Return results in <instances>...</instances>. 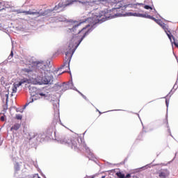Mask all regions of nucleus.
I'll return each instance as SVG.
<instances>
[{
  "label": "nucleus",
  "mask_w": 178,
  "mask_h": 178,
  "mask_svg": "<svg viewBox=\"0 0 178 178\" xmlns=\"http://www.w3.org/2000/svg\"><path fill=\"white\" fill-rule=\"evenodd\" d=\"M53 10H46L44 13L38 12L37 10L33 9L29 10V11H21L20 10H17V13H24L25 15H35L38 17H41V16H47L48 15V13L52 12Z\"/></svg>",
  "instance_id": "5"
},
{
  "label": "nucleus",
  "mask_w": 178,
  "mask_h": 178,
  "mask_svg": "<svg viewBox=\"0 0 178 178\" xmlns=\"http://www.w3.org/2000/svg\"><path fill=\"white\" fill-rule=\"evenodd\" d=\"M23 83H24V81H20L18 83H14V85L17 88L18 87H20V86H22V84H23Z\"/></svg>",
  "instance_id": "16"
},
{
  "label": "nucleus",
  "mask_w": 178,
  "mask_h": 178,
  "mask_svg": "<svg viewBox=\"0 0 178 178\" xmlns=\"http://www.w3.org/2000/svg\"><path fill=\"white\" fill-rule=\"evenodd\" d=\"M136 16H138L139 17H147V19H152V16L151 15H146L144 14H136Z\"/></svg>",
  "instance_id": "12"
},
{
  "label": "nucleus",
  "mask_w": 178,
  "mask_h": 178,
  "mask_svg": "<svg viewBox=\"0 0 178 178\" xmlns=\"http://www.w3.org/2000/svg\"><path fill=\"white\" fill-rule=\"evenodd\" d=\"M122 15H123V14H122V13H117L115 15V16H122Z\"/></svg>",
  "instance_id": "25"
},
{
  "label": "nucleus",
  "mask_w": 178,
  "mask_h": 178,
  "mask_svg": "<svg viewBox=\"0 0 178 178\" xmlns=\"http://www.w3.org/2000/svg\"><path fill=\"white\" fill-rule=\"evenodd\" d=\"M38 95H40V97H46L45 94L44 93H38Z\"/></svg>",
  "instance_id": "22"
},
{
  "label": "nucleus",
  "mask_w": 178,
  "mask_h": 178,
  "mask_svg": "<svg viewBox=\"0 0 178 178\" xmlns=\"http://www.w3.org/2000/svg\"><path fill=\"white\" fill-rule=\"evenodd\" d=\"M161 29L164 30L165 33L167 34L168 38L170 40L172 44H174L177 48H178V43L176 42V40L170 33V29H169V26L165 23H163L161 26Z\"/></svg>",
  "instance_id": "6"
},
{
  "label": "nucleus",
  "mask_w": 178,
  "mask_h": 178,
  "mask_svg": "<svg viewBox=\"0 0 178 178\" xmlns=\"http://www.w3.org/2000/svg\"><path fill=\"white\" fill-rule=\"evenodd\" d=\"M157 24H159V26H161L163 24V22H162V20L161 19H157L156 22Z\"/></svg>",
  "instance_id": "17"
},
{
  "label": "nucleus",
  "mask_w": 178,
  "mask_h": 178,
  "mask_svg": "<svg viewBox=\"0 0 178 178\" xmlns=\"http://www.w3.org/2000/svg\"><path fill=\"white\" fill-rule=\"evenodd\" d=\"M60 143L61 144H67V145L71 147L72 149H74V151H81V149H83V143H80L77 138L67 139L63 137L60 139Z\"/></svg>",
  "instance_id": "3"
},
{
  "label": "nucleus",
  "mask_w": 178,
  "mask_h": 178,
  "mask_svg": "<svg viewBox=\"0 0 178 178\" xmlns=\"http://www.w3.org/2000/svg\"><path fill=\"white\" fill-rule=\"evenodd\" d=\"M115 175L118 178H126V175H124L122 172H118Z\"/></svg>",
  "instance_id": "13"
},
{
  "label": "nucleus",
  "mask_w": 178,
  "mask_h": 178,
  "mask_svg": "<svg viewBox=\"0 0 178 178\" xmlns=\"http://www.w3.org/2000/svg\"><path fill=\"white\" fill-rule=\"evenodd\" d=\"M105 177H106L105 175H104V176L102 177V178H105Z\"/></svg>",
  "instance_id": "30"
},
{
  "label": "nucleus",
  "mask_w": 178,
  "mask_h": 178,
  "mask_svg": "<svg viewBox=\"0 0 178 178\" xmlns=\"http://www.w3.org/2000/svg\"><path fill=\"white\" fill-rule=\"evenodd\" d=\"M86 0H67L65 3L60 2L57 6H56L53 10H57V12H60V10H63L66 6H69L70 5H73L74 2H84Z\"/></svg>",
  "instance_id": "4"
},
{
  "label": "nucleus",
  "mask_w": 178,
  "mask_h": 178,
  "mask_svg": "<svg viewBox=\"0 0 178 178\" xmlns=\"http://www.w3.org/2000/svg\"><path fill=\"white\" fill-rule=\"evenodd\" d=\"M63 87L64 88V91H66V90H69L70 88L69 84H64L63 85Z\"/></svg>",
  "instance_id": "15"
},
{
  "label": "nucleus",
  "mask_w": 178,
  "mask_h": 178,
  "mask_svg": "<svg viewBox=\"0 0 178 178\" xmlns=\"http://www.w3.org/2000/svg\"><path fill=\"white\" fill-rule=\"evenodd\" d=\"M99 19H101V15H95L92 17L87 18L86 22L90 23L89 24L86 25V26L81 29V24L84 22H80L77 24L76 21L70 20L67 22L68 26H72V31L74 33V31L78 30L79 34H81V38H79L77 35H74L70 40V44L68 46V51L65 53V59H67L63 65H61L60 69H63V73H66L70 70V60H72V56L74 54L76 49H77L78 47L81 43V41L86 38V35L91 32V29H88V27L91 26H94V24H97L98 22H99Z\"/></svg>",
  "instance_id": "1"
},
{
  "label": "nucleus",
  "mask_w": 178,
  "mask_h": 178,
  "mask_svg": "<svg viewBox=\"0 0 178 178\" xmlns=\"http://www.w3.org/2000/svg\"><path fill=\"white\" fill-rule=\"evenodd\" d=\"M131 175L130 174H127L126 176H125V178H131Z\"/></svg>",
  "instance_id": "24"
},
{
  "label": "nucleus",
  "mask_w": 178,
  "mask_h": 178,
  "mask_svg": "<svg viewBox=\"0 0 178 178\" xmlns=\"http://www.w3.org/2000/svg\"><path fill=\"white\" fill-rule=\"evenodd\" d=\"M17 92V88L15 86V83H13V86L12 87V93L15 94Z\"/></svg>",
  "instance_id": "14"
},
{
  "label": "nucleus",
  "mask_w": 178,
  "mask_h": 178,
  "mask_svg": "<svg viewBox=\"0 0 178 178\" xmlns=\"http://www.w3.org/2000/svg\"><path fill=\"white\" fill-rule=\"evenodd\" d=\"M33 102V100H32V102Z\"/></svg>",
  "instance_id": "34"
},
{
  "label": "nucleus",
  "mask_w": 178,
  "mask_h": 178,
  "mask_svg": "<svg viewBox=\"0 0 178 178\" xmlns=\"http://www.w3.org/2000/svg\"><path fill=\"white\" fill-rule=\"evenodd\" d=\"M151 20H154V22H155L156 23L158 19L154 17H152V19Z\"/></svg>",
  "instance_id": "23"
},
{
  "label": "nucleus",
  "mask_w": 178,
  "mask_h": 178,
  "mask_svg": "<svg viewBox=\"0 0 178 178\" xmlns=\"http://www.w3.org/2000/svg\"><path fill=\"white\" fill-rule=\"evenodd\" d=\"M83 98H85V99H86V97H85L84 95H83Z\"/></svg>",
  "instance_id": "32"
},
{
  "label": "nucleus",
  "mask_w": 178,
  "mask_h": 178,
  "mask_svg": "<svg viewBox=\"0 0 178 178\" xmlns=\"http://www.w3.org/2000/svg\"><path fill=\"white\" fill-rule=\"evenodd\" d=\"M169 176V170H162L159 172V177L160 178H166Z\"/></svg>",
  "instance_id": "7"
},
{
  "label": "nucleus",
  "mask_w": 178,
  "mask_h": 178,
  "mask_svg": "<svg viewBox=\"0 0 178 178\" xmlns=\"http://www.w3.org/2000/svg\"><path fill=\"white\" fill-rule=\"evenodd\" d=\"M13 58V51H11L10 54L9 55L8 59L10 60Z\"/></svg>",
  "instance_id": "19"
},
{
  "label": "nucleus",
  "mask_w": 178,
  "mask_h": 178,
  "mask_svg": "<svg viewBox=\"0 0 178 178\" xmlns=\"http://www.w3.org/2000/svg\"><path fill=\"white\" fill-rule=\"evenodd\" d=\"M5 97L6 99V105L3 106V113H6V111H8V99H9V93H6Z\"/></svg>",
  "instance_id": "9"
},
{
  "label": "nucleus",
  "mask_w": 178,
  "mask_h": 178,
  "mask_svg": "<svg viewBox=\"0 0 178 178\" xmlns=\"http://www.w3.org/2000/svg\"><path fill=\"white\" fill-rule=\"evenodd\" d=\"M33 178H40V177H38V175H35L33 176Z\"/></svg>",
  "instance_id": "27"
},
{
  "label": "nucleus",
  "mask_w": 178,
  "mask_h": 178,
  "mask_svg": "<svg viewBox=\"0 0 178 178\" xmlns=\"http://www.w3.org/2000/svg\"><path fill=\"white\" fill-rule=\"evenodd\" d=\"M22 118H23V117L22 116V115H19V114L16 115V119H17V120H22Z\"/></svg>",
  "instance_id": "18"
},
{
  "label": "nucleus",
  "mask_w": 178,
  "mask_h": 178,
  "mask_svg": "<svg viewBox=\"0 0 178 178\" xmlns=\"http://www.w3.org/2000/svg\"><path fill=\"white\" fill-rule=\"evenodd\" d=\"M21 124H19V123H16L11 128H10V131H17V130H19L21 127Z\"/></svg>",
  "instance_id": "10"
},
{
  "label": "nucleus",
  "mask_w": 178,
  "mask_h": 178,
  "mask_svg": "<svg viewBox=\"0 0 178 178\" xmlns=\"http://www.w3.org/2000/svg\"><path fill=\"white\" fill-rule=\"evenodd\" d=\"M82 147L85 148L86 152L88 154V155H90V156H92L93 154L92 153L91 150L90 149V147H87V145H84V143H82Z\"/></svg>",
  "instance_id": "11"
},
{
  "label": "nucleus",
  "mask_w": 178,
  "mask_h": 178,
  "mask_svg": "<svg viewBox=\"0 0 178 178\" xmlns=\"http://www.w3.org/2000/svg\"><path fill=\"white\" fill-rule=\"evenodd\" d=\"M177 62H178V58H177Z\"/></svg>",
  "instance_id": "33"
},
{
  "label": "nucleus",
  "mask_w": 178,
  "mask_h": 178,
  "mask_svg": "<svg viewBox=\"0 0 178 178\" xmlns=\"http://www.w3.org/2000/svg\"><path fill=\"white\" fill-rule=\"evenodd\" d=\"M16 111H17V112H21V113H22V112H23V108L21 109V111H19V110L17 109Z\"/></svg>",
  "instance_id": "28"
},
{
  "label": "nucleus",
  "mask_w": 178,
  "mask_h": 178,
  "mask_svg": "<svg viewBox=\"0 0 178 178\" xmlns=\"http://www.w3.org/2000/svg\"><path fill=\"white\" fill-rule=\"evenodd\" d=\"M49 69V67L42 63H34L28 65V68L22 69V72L27 73V74L35 72L34 74L37 76L35 81L38 84L42 86V84H51L54 81V76H52V72Z\"/></svg>",
  "instance_id": "2"
},
{
  "label": "nucleus",
  "mask_w": 178,
  "mask_h": 178,
  "mask_svg": "<svg viewBox=\"0 0 178 178\" xmlns=\"http://www.w3.org/2000/svg\"><path fill=\"white\" fill-rule=\"evenodd\" d=\"M29 104H30V102H29V103H26V104L24 105V109L26 108V106H28Z\"/></svg>",
  "instance_id": "26"
},
{
  "label": "nucleus",
  "mask_w": 178,
  "mask_h": 178,
  "mask_svg": "<svg viewBox=\"0 0 178 178\" xmlns=\"http://www.w3.org/2000/svg\"><path fill=\"white\" fill-rule=\"evenodd\" d=\"M151 102H154V101L149 102L148 104H151Z\"/></svg>",
  "instance_id": "31"
},
{
  "label": "nucleus",
  "mask_w": 178,
  "mask_h": 178,
  "mask_svg": "<svg viewBox=\"0 0 178 178\" xmlns=\"http://www.w3.org/2000/svg\"><path fill=\"white\" fill-rule=\"evenodd\" d=\"M29 92L31 97H35V95H38V90L35 87H29Z\"/></svg>",
  "instance_id": "8"
},
{
  "label": "nucleus",
  "mask_w": 178,
  "mask_h": 178,
  "mask_svg": "<svg viewBox=\"0 0 178 178\" xmlns=\"http://www.w3.org/2000/svg\"><path fill=\"white\" fill-rule=\"evenodd\" d=\"M0 120L1 122H5V116H1V118H0Z\"/></svg>",
  "instance_id": "21"
},
{
  "label": "nucleus",
  "mask_w": 178,
  "mask_h": 178,
  "mask_svg": "<svg viewBox=\"0 0 178 178\" xmlns=\"http://www.w3.org/2000/svg\"><path fill=\"white\" fill-rule=\"evenodd\" d=\"M144 8H145V9H147V10L151 9V10H152V7H151V6H144Z\"/></svg>",
  "instance_id": "20"
},
{
  "label": "nucleus",
  "mask_w": 178,
  "mask_h": 178,
  "mask_svg": "<svg viewBox=\"0 0 178 178\" xmlns=\"http://www.w3.org/2000/svg\"><path fill=\"white\" fill-rule=\"evenodd\" d=\"M94 177H95V176H92V177H90V178H94Z\"/></svg>",
  "instance_id": "29"
}]
</instances>
